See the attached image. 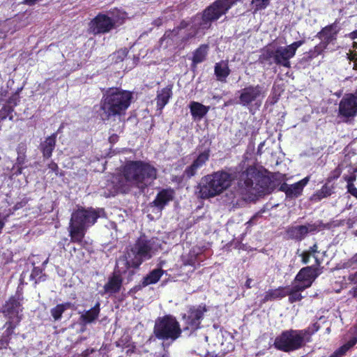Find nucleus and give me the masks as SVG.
<instances>
[{"label": "nucleus", "instance_id": "nucleus-16", "mask_svg": "<svg viewBox=\"0 0 357 357\" xmlns=\"http://www.w3.org/2000/svg\"><path fill=\"white\" fill-rule=\"evenodd\" d=\"M318 274L317 268L312 266H307L301 269L296 275L294 282L300 284L301 288L310 287Z\"/></svg>", "mask_w": 357, "mask_h": 357}, {"label": "nucleus", "instance_id": "nucleus-22", "mask_svg": "<svg viewBox=\"0 0 357 357\" xmlns=\"http://www.w3.org/2000/svg\"><path fill=\"white\" fill-rule=\"evenodd\" d=\"M209 108V107L195 101L190 105V112L195 119H202L208 112Z\"/></svg>", "mask_w": 357, "mask_h": 357}, {"label": "nucleus", "instance_id": "nucleus-40", "mask_svg": "<svg viewBox=\"0 0 357 357\" xmlns=\"http://www.w3.org/2000/svg\"><path fill=\"white\" fill-rule=\"evenodd\" d=\"M311 254L307 250L302 252L301 257H302V261L303 264H307L310 261Z\"/></svg>", "mask_w": 357, "mask_h": 357}, {"label": "nucleus", "instance_id": "nucleus-39", "mask_svg": "<svg viewBox=\"0 0 357 357\" xmlns=\"http://www.w3.org/2000/svg\"><path fill=\"white\" fill-rule=\"evenodd\" d=\"M347 189L349 193L357 198V188L355 187L354 184L347 185Z\"/></svg>", "mask_w": 357, "mask_h": 357}, {"label": "nucleus", "instance_id": "nucleus-11", "mask_svg": "<svg viewBox=\"0 0 357 357\" xmlns=\"http://www.w3.org/2000/svg\"><path fill=\"white\" fill-rule=\"evenodd\" d=\"M239 104L243 106L251 105L259 107L266 96V91L261 85H250L239 91Z\"/></svg>", "mask_w": 357, "mask_h": 357}, {"label": "nucleus", "instance_id": "nucleus-44", "mask_svg": "<svg viewBox=\"0 0 357 357\" xmlns=\"http://www.w3.org/2000/svg\"><path fill=\"white\" fill-rule=\"evenodd\" d=\"M350 37L353 40L357 39V30L350 33Z\"/></svg>", "mask_w": 357, "mask_h": 357}, {"label": "nucleus", "instance_id": "nucleus-1", "mask_svg": "<svg viewBox=\"0 0 357 357\" xmlns=\"http://www.w3.org/2000/svg\"><path fill=\"white\" fill-rule=\"evenodd\" d=\"M158 247V239L146 240L140 238L133 245L127 248L124 254L117 259L114 274L105 284L104 293L112 294L118 292L122 284L121 275L126 273L128 268H137L144 260L150 259Z\"/></svg>", "mask_w": 357, "mask_h": 357}, {"label": "nucleus", "instance_id": "nucleus-45", "mask_svg": "<svg viewBox=\"0 0 357 357\" xmlns=\"http://www.w3.org/2000/svg\"><path fill=\"white\" fill-rule=\"evenodd\" d=\"M8 344L7 341H5L4 342L1 343L0 347H6Z\"/></svg>", "mask_w": 357, "mask_h": 357}, {"label": "nucleus", "instance_id": "nucleus-3", "mask_svg": "<svg viewBox=\"0 0 357 357\" xmlns=\"http://www.w3.org/2000/svg\"><path fill=\"white\" fill-rule=\"evenodd\" d=\"M238 189L236 192H231L229 201L234 202V199L241 195H262L268 194L273 190L269 177L257 171L255 167H250L243 172L238 182Z\"/></svg>", "mask_w": 357, "mask_h": 357}, {"label": "nucleus", "instance_id": "nucleus-51", "mask_svg": "<svg viewBox=\"0 0 357 357\" xmlns=\"http://www.w3.org/2000/svg\"><path fill=\"white\" fill-rule=\"evenodd\" d=\"M47 262H48V259H47L43 262V264H44V265H45V264H47Z\"/></svg>", "mask_w": 357, "mask_h": 357}, {"label": "nucleus", "instance_id": "nucleus-14", "mask_svg": "<svg viewBox=\"0 0 357 357\" xmlns=\"http://www.w3.org/2000/svg\"><path fill=\"white\" fill-rule=\"evenodd\" d=\"M337 32L338 29L335 24L326 26L319 32L317 36L321 40V43L314 47L315 52L320 54L330 43L336 40Z\"/></svg>", "mask_w": 357, "mask_h": 357}, {"label": "nucleus", "instance_id": "nucleus-12", "mask_svg": "<svg viewBox=\"0 0 357 357\" xmlns=\"http://www.w3.org/2000/svg\"><path fill=\"white\" fill-rule=\"evenodd\" d=\"M3 313L10 321L7 328V335H10L13 332L15 324L18 323L22 319V307L20 303V295L11 297L3 306Z\"/></svg>", "mask_w": 357, "mask_h": 357}, {"label": "nucleus", "instance_id": "nucleus-31", "mask_svg": "<svg viewBox=\"0 0 357 357\" xmlns=\"http://www.w3.org/2000/svg\"><path fill=\"white\" fill-rule=\"evenodd\" d=\"M357 342L356 338H353L347 343L342 346L340 348L337 349L331 356L329 357H341L345 354V353Z\"/></svg>", "mask_w": 357, "mask_h": 357}, {"label": "nucleus", "instance_id": "nucleus-35", "mask_svg": "<svg viewBox=\"0 0 357 357\" xmlns=\"http://www.w3.org/2000/svg\"><path fill=\"white\" fill-rule=\"evenodd\" d=\"M271 0H252V5L255 8V11L265 9L270 3Z\"/></svg>", "mask_w": 357, "mask_h": 357}, {"label": "nucleus", "instance_id": "nucleus-46", "mask_svg": "<svg viewBox=\"0 0 357 357\" xmlns=\"http://www.w3.org/2000/svg\"><path fill=\"white\" fill-rule=\"evenodd\" d=\"M133 349H134V347H132L131 349H128L126 352L128 354L130 353V352H133L134 351Z\"/></svg>", "mask_w": 357, "mask_h": 357}, {"label": "nucleus", "instance_id": "nucleus-50", "mask_svg": "<svg viewBox=\"0 0 357 357\" xmlns=\"http://www.w3.org/2000/svg\"><path fill=\"white\" fill-rule=\"evenodd\" d=\"M264 146V142L261 143L259 146V150Z\"/></svg>", "mask_w": 357, "mask_h": 357}, {"label": "nucleus", "instance_id": "nucleus-26", "mask_svg": "<svg viewBox=\"0 0 357 357\" xmlns=\"http://www.w3.org/2000/svg\"><path fill=\"white\" fill-rule=\"evenodd\" d=\"M230 70L228 64L225 61L217 63L215 66V75L217 79L223 82L225 81L227 76L229 75Z\"/></svg>", "mask_w": 357, "mask_h": 357}, {"label": "nucleus", "instance_id": "nucleus-36", "mask_svg": "<svg viewBox=\"0 0 357 357\" xmlns=\"http://www.w3.org/2000/svg\"><path fill=\"white\" fill-rule=\"evenodd\" d=\"M348 280L351 282H352L353 284L356 285L353 289V295H354V296L356 297L357 296V271L354 274L349 275Z\"/></svg>", "mask_w": 357, "mask_h": 357}, {"label": "nucleus", "instance_id": "nucleus-23", "mask_svg": "<svg viewBox=\"0 0 357 357\" xmlns=\"http://www.w3.org/2000/svg\"><path fill=\"white\" fill-rule=\"evenodd\" d=\"M172 87L167 86L158 91L157 95V105L162 109L168 102L172 96Z\"/></svg>", "mask_w": 357, "mask_h": 357}, {"label": "nucleus", "instance_id": "nucleus-20", "mask_svg": "<svg viewBox=\"0 0 357 357\" xmlns=\"http://www.w3.org/2000/svg\"><path fill=\"white\" fill-rule=\"evenodd\" d=\"M174 191L171 189H164L158 192L153 202L154 206L162 210L174 198Z\"/></svg>", "mask_w": 357, "mask_h": 357}, {"label": "nucleus", "instance_id": "nucleus-17", "mask_svg": "<svg viewBox=\"0 0 357 357\" xmlns=\"http://www.w3.org/2000/svg\"><path fill=\"white\" fill-rule=\"evenodd\" d=\"M317 229L315 224L308 223L305 225H296L287 229L288 236L293 239L301 241L308 233L313 232Z\"/></svg>", "mask_w": 357, "mask_h": 357}, {"label": "nucleus", "instance_id": "nucleus-6", "mask_svg": "<svg viewBox=\"0 0 357 357\" xmlns=\"http://www.w3.org/2000/svg\"><path fill=\"white\" fill-rule=\"evenodd\" d=\"M132 94L127 91L111 89L104 96L101 109L107 117L120 116L128 108Z\"/></svg>", "mask_w": 357, "mask_h": 357}, {"label": "nucleus", "instance_id": "nucleus-47", "mask_svg": "<svg viewBox=\"0 0 357 357\" xmlns=\"http://www.w3.org/2000/svg\"><path fill=\"white\" fill-rule=\"evenodd\" d=\"M351 59L357 61V54H355Z\"/></svg>", "mask_w": 357, "mask_h": 357}, {"label": "nucleus", "instance_id": "nucleus-41", "mask_svg": "<svg viewBox=\"0 0 357 357\" xmlns=\"http://www.w3.org/2000/svg\"><path fill=\"white\" fill-rule=\"evenodd\" d=\"M345 181L347 182V185H352L354 181L356 180V176L355 174H351L350 176H344Z\"/></svg>", "mask_w": 357, "mask_h": 357}, {"label": "nucleus", "instance_id": "nucleus-28", "mask_svg": "<svg viewBox=\"0 0 357 357\" xmlns=\"http://www.w3.org/2000/svg\"><path fill=\"white\" fill-rule=\"evenodd\" d=\"M163 274V271L161 268H157L152 271L146 277L144 278L143 285L147 286L151 284L156 283Z\"/></svg>", "mask_w": 357, "mask_h": 357}, {"label": "nucleus", "instance_id": "nucleus-7", "mask_svg": "<svg viewBox=\"0 0 357 357\" xmlns=\"http://www.w3.org/2000/svg\"><path fill=\"white\" fill-rule=\"evenodd\" d=\"M304 43V40L294 42L287 46L267 47L263 51L261 58L264 60H273V62L286 68H290L289 60L293 58L298 47Z\"/></svg>", "mask_w": 357, "mask_h": 357}, {"label": "nucleus", "instance_id": "nucleus-27", "mask_svg": "<svg viewBox=\"0 0 357 357\" xmlns=\"http://www.w3.org/2000/svg\"><path fill=\"white\" fill-rule=\"evenodd\" d=\"M334 188V185H329L328 181L320 190L313 195L312 199L319 202L324 198L328 197L333 193Z\"/></svg>", "mask_w": 357, "mask_h": 357}, {"label": "nucleus", "instance_id": "nucleus-25", "mask_svg": "<svg viewBox=\"0 0 357 357\" xmlns=\"http://www.w3.org/2000/svg\"><path fill=\"white\" fill-rule=\"evenodd\" d=\"M99 312L100 303H97L93 307L83 312L80 317V319L84 324L91 323L97 319Z\"/></svg>", "mask_w": 357, "mask_h": 357}, {"label": "nucleus", "instance_id": "nucleus-15", "mask_svg": "<svg viewBox=\"0 0 357 357\" xmlns=\"http://www.w3.org/2000/svg\"><path fill=\"white\" fill-rule=\"evenodd\" d=\"M206 311L205 305H199L197 307H191L188 314L183 316L185 321L187 329H197L201 319L204 316V313Z\"/></svg>", "mask_w": 357, "mask_h": 357}, {"label": "nucleus", "instance_id": "nucleus-2", "mask_svg": "<svg viewBox=\"0 0 357 357\" xmlns=\"http://www.w3.org/2000/svg\"><path fill=\"white\" fill-rule=\"evenodd\" d=\"M157 178V169L143 161H128L124 165L122 174L113 177L114 192L128 191L131 187L144 189Z\"/></svg>", "mask_w": 357, "mask_h": 357}, {"label": "nucleus", "instance_id": "nucleus-10", "mask_svg": "<svg viewBox=\"0 0 357 357\" xmlns=\"http://www.w3.org/2000/svg\"><path fill=\"white\" fill-rule=\"evenodd\" d=\"M305 331H301V330L284 331L276 337L274 345L277 349L285 352L299 349L307 342L305 339Z\"/></svg>", "mask_w": 357, "mask_h": 357}, {"label": "nucleus", "instance_id": "nucleus-49", "mask_svg": "<svg viewBox=\"0 0 357 357\" xmlns=\"http://www.w3.org/2000/svg\"><path fill=\"white\" fill-rule=\"evenodd\" d=\"M315 260H316L317 265L319 266L320 264L319 259L317 258H315Z\"/></svg>", "mask_w": 357, "mask_h": 357}, {"label": "nucleus", "instance_id": "nucleus-29", "mask_svg": "<svg viewBox=\"0 0 357 357\" xmlns=\"http://www.w3.org/2000/svg\"><path fill=\"white\" fill-rule=\"evenodd\" d=\"M70 307V303H66L59 304L53 307L50 312L54 321H58L61 318L62 314Z\"/></svg>", "mask_w": 357, "mask_h": 357}, {"label": "nucleus", "instance_id": "nucleus-34", "mask_svg": "<svg viewBox=\"0 0 357 357\" xmlns=\"http://www.w3.org/2000/svg\"><path fill=\"white\" fill-rule=\"evenodd\" d=\"M319 329V325L317 323L313 324L312 326H309L307 328L304 330H301V331H305V339L307 342L310 341V336L314 334L315 332L318 331Z\"/></svg>", "mask_w": 357, "mask_h": 357}, {"label": "nucleus", "instance_id": "nucleus-4", "mask_svg": "<svg viewBox=\"0 0 357 357\" xmlns=\"http://www.w3.org/2000/svg\"><path fill=\"white\" fill-rule=\"evenodd\" d=\"M234 178V175L225 171L208 174L202 178L197 185V196L204 199L218 196L229 189Z\"/></svg>", "mask_w": 357, "mask_h": 357}, {"label": "nucleus", "instance_id": "nucleus-9", "mask_svg": "<svg viewBox=\"0 0 357 357\" xmlns=\"http://www.w3.org/2000/svg\"><path fill=\"white\" fill-rule=\"evenodd\" d=\"M181 333L179 324L174 317L167 315L155 320L154 334L158 339L174 341L180 336Z\"/></svg>", "mask_w": 357, "mask_h": 357}, {"label": "nucleus", "instance_id": "nucleus-13", "mask_svg": "<svg viewBox=\"0 0 357 357\" xmlns=\"http://www.w3.org/2000/svg\"><path fill=\"white\" fill-rule=\"evenodd\" d=\"M114 26V21L104 14H99L89 24V31L93 34L109 32Z\"/></svg>", "mask_w": 357, "mask_h": 357}, {"label": "nucleus", "instance_id": "nucleus-24", "mask_svg": "<svg viewBox=\"0 0 357 357\" xmlns=\"http://www.w3.org/2000/svg\"><path fill=\"white\" fill-rule=\"evenodd\" d=\"M56 144V135H52L46 138V139L41 144V149L43 153V156L45 158H50L52 155V151L54 150Z\"/></svg>", "mask_w": 357, "mask_h": 357}, {"label": "nucleus", "instance_id": "nucleus-43", "mask_svg": "<svg viewBox=\"0 0 357 357\" xmlns=\"http://www.w3.org/2000/svg\"><path fill=\"white\" fill-rule=\"evenodd\" d=\"M252 280L251 278H248L247 280H246V282H245V286L248 287V288H251L252 287Z\"/></svg>", "mask_w": 357, "mask_h": 357}, {"label": "nucleus", "instance_id": "nucleus-8", "mask_svg": "<svg viewBox=\"0 0 357 357\" xmlns=\"http://www.w3.org/2000/svg\"><path fill=\"white\" fill-rule=\"evenodd\" d=\"M228 10L229 8L222 0L215 1L211 6L205 9L202 16L197 15L195 17L194 26L196 28V31L191 37L202 34L204 30L211 26L212 21L219 19V17L225 14Z\"/></svg>", "mask_w": 357, "mask_h": 357}, {"label": "nucleus", "instance_id": "nucleus-42", "mask_svg": "<svg viewBox=\"0 0 357 357\" xmlns=\"http://www.w3.org/2000/svg\"><path fill=\"white\" fill-rule=\"evenodd\" d=\"M310 254H311L312 255L318 252V246L315 243L314 244L312 247L310 248V249L307 250Z\"/></svg>", "mask_w": 357, "mask_h": 357}, {"label": "nucleus", "instance_id": "nucleus-18", "mask_svg": "<svg viewBox=\"0 0 357 357\" xmlns=\"http://www.w3.org/2000/svg\"><path fill=\"white\" fill-rule=\"evenodd\" d=\"M309 180L310 177L306 176L300 181L292 185L283 183L280 185V190L284 192L288 197H297L301 195L303 188L307 184Z\"/></svg>", "mask_w": 357, "mask_h": 357}, {"label": "nucleus", "instance_id": "nucleus-37", "mask_svg": "<svg viewBox=\"0 0 357 357\" xmlns=\"http://www.w3.org/2000/svg\"><path fill=\"white\" fill-rule=\"evenodd\" d=\"M341 173H342V168L340 167V166H338L331 172L330 176L328 178V181L330 182L331 181H332L333 179H336V178H339Z\"/></svg>", "mask_w": 357, "mask_h": 357}, {"label": "nucleus", "instance_id": "nucleus-52", "mask_svg": "<svg viewBox=\"0 0 357 357\" xmlns=\"http://www.w3.org/2000/svg\"><path fill=\"white\" fill-rule=\"evenodd\" d=\"M18 172H19V174H21V173H22V168H21V167H20V168H19V169H18Z\"/></svg>", "mask_w": 357, "mask_h": 357}, {"label": "nucleus", "instance_id": "nucleus-33", "mask_svg": "<svg viewBox=\"0 0 357 357\" xmlns=\"http://www.w3.org/2000/svg\"><path fill=\"white\" fill-rule=\"evenodd\" d=\"M26 145L24 143H20L17 147V162L18 165H23L26 159Z\"/></svg>", "mask_w": 357, "mask_h": 357}, {"label": "nucleus", "instance_id": "nucleus-30", "mask_svg": "<svg viewBox=\"0 0 357 357\" xmlns=\"http://www.w3.org/2000/svg\"><path fill=\"white\" fill-rule=\"evenodd\" d=\"M208 51V45H201L195 52L193 56V63H199L202 61L206 58Z\"/></svg>", "mask_w": 357, "mask_h": 357}, {"label": "nucleus", "instance_id": "nucleus-53", "mask_svg": "<svg viewBox=\"0 0 357 357\" xmlns=\"http://www.w3.org/2000/svg\"><path fill=\"white\" fill-rule=\"evenodd\" d=\"M354 68H357V64L356 63H354Z\"/></svg>", "mask_w": 357, "mask_h": 357}, {"label": "nucleus", "instance_id": "nucleus-32", "mask_svg": "<svg viewBox=\"0 0 357 357\" xmlns=\"http://www.w3.org/2000/svg\"><path fill=\"white\" fill-rule=\"evenodd\" d=\"M285 296L284 289L269 290L264 296V302Z\"/></svg>", "mask_w": 357, "mask_h": 357}, {"label": "nucleus", "instance_id": "nucleus-48", "mask_svg": "<svg viewBox=\"0 0 357 357\" xmlns=\"http://www.w3.org/2000/svg\"><path fill=\"white\" fill-rule=\"evenodd\" d=\"M354 47L357 48V41L354 42Z\"/></svg>", "mask_w": 357, "mask_h": 357}, {"label": "nucleus", "instance_id": "nucleus-21", "mask_svg": "<svg viewBox=\"0 0 357 357\" xmlns=\"http://www.w3.org/2000/svg\"><path fill=\"white\" fill-rule=\"evenodd\" d=\"M301 287L294 282L291 287H289L284 289L285 296H289L290 303L299 301L302 299L303 296L301 292L305 290V288H301Z\"/></svg>", "mask_w": 357, "mask_h": 357}, {"label": "nucleus", "instance_id": "nucleus-38", "mask_svg": "<svg viewBox=\"0 0 357 357\" xmlns=\"http://www.w3.org/2000/svg\"><path fill=\"white\" fill-rule=\"evenodd\" d=\"M357 264V253L355 254L351 259L344 264L345 268H350L353 265Z\"/></svg>", "mask_w": 357, "mask_h": 357}, {"label": "nucleus", "instance_id": "nucleus-5", "mask_svg": "<svg viewBox=\"0 0 357 357\" xmlns=\"http://www.w3.org/2000/svg\"><path fill=\"white\" fill-rule=\"evenodd\" d=\"M102 210H95L92 208L85 209L78 208L72 213L70 222V236L73 242H81L84 236L86 229L95 224L100 217Z\"/></svg>", "mask_w": 357, "mask_h": 357}, {"label": "nucleus", "instance_id": "nucleus-19", "mask_svg": "<svg viewBox=\"0 0 357 357\" xmlns=\"http://www.w3.org/2000/svg\"><path fill=\"white\" fill-rule=\"evenodd\" d=\"M209 150H205L201 153L198 157L193 161L192 164L188 167L184 171V176L190 178L195 176L197 170L201 168L209 158Z\"/></svg>", "mask_w": 357, "mask_h": 357}]
</instances>
